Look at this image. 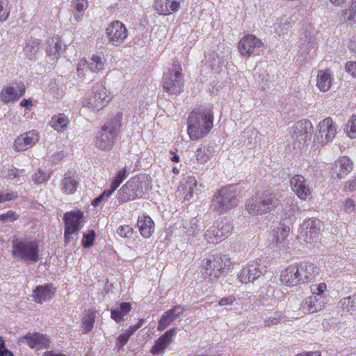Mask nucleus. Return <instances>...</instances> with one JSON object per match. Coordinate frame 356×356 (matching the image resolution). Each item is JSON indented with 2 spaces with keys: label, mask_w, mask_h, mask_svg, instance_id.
Returning a JSON list of instances; mask_svg holds the SVG:
<instances>
[{
  "label": "nucleus",
  "mask_w": 356,
  "mask_h": 356,
  "mask_svg": "<svg viewBox=\"0 0 356 356\" xmlns=\"http://www.w3.org/2000/svg\"><path fill=\"white\" fill-rule=\"evenodd\" d=\"M134 232V229L128 225L120 226L117 229V233L122 237H130Z\"/></svg>",
  "instance_id": "6e6d98bb"
},
{
  "label": "nucleus",
  "mask_w": 356,
  "mask_h": 356,
  "mask_svg": "<svg viewBox=\"0 0 356 356\" xmlns=\"http://www.w3.org/2000/svg\"><path fill=\"white\" fill-rule=\"evenodd\" d=\"M332 83V78L329 70L319 71L317 77L316 86L321 91H327Z\"/></svg>",
  "instance_id": "473e14b6"
},
{
  "label": "nucleus",
  "mask_w": 356,
  "mask_h": 356,
  "mask_svg": "<svg viewBox=\"0 0 356 356\" xmlns=\"http://www.w3.org/2000/svg\"><path fill=\"white\" fill-rule=\"evenodd\" d=\"M0 356H15L10 350L5 348L4 340L2 337H0Z\"/></svg>",
  "instance_id": "0e129e2a"
},
{
  "label": "nucleus",
  "mask_w": 356,
  "mask_h": 356,
  "mask_svg": "<svg viewBox=\"0 0 356 356\" xmlns=\"http://www.w3.org/2000/svg\"><path fill=\"white\" fill-rule=\"evenodd\" d=\"M326 289L325 283H321L318 285H313L311 287V290L312 291V295H320L323 296V292Z\"/></svg>",
  "instance_id": "052dcab7"
},
{
  "label": "nucleus",
  "mask_w": 356,
  "mask_h": 356,
  "mask_svg": "<svg viewBox=\"0 0 356 356\" xmlns=\"http://www.w3.org/2000/svg\"><path fill=\"white\" fill-rule=\"evenodd\" d=\"M12 255L17 260L27 263H37L39 261V246L35 241L13 240Z\"/></svg>",
  "instance_id": "423d86ee"
},
{
  "label": "nucleus",
  "mask_w": 356,
  "mask_h": 356,
  "mask_svg": "<svg viewBox=\"0 0 356 356\" xmlns=\"http://www.w3.org/2000/svg\"><path fill=\"white\" fill-rule=\"evenodd\" d=\"M147 184L139 177L129 179L118 192V200L120 204L140 197L144 193V187Z\"/></svg>",
  "instance_id": "6e6552de"
},
{
  "label": "nucleus",
  "mask_w": 356,
  "mask_h": 356,
  "mask_svg": "<svg viewBox=\"0 0 356 356\" xmlns=\"http://www.w3.org/2000/svg\"><path fill=\"white\" fill-rule=\"evenodd\" d=\"M343 209L346 213H352L356 211V205L352 199H347L343 204Z\"/></svg>",
  "instance_id": "13d9d810"
},
{
  "label": "nucleus",
  "mask_w": 356,
  "mask_h": 356,
  "mask_svg": "<svg viewBox=\"0 0 356 356\" xmlns=\"http://www.w3.org/2000/svg\"><path fill=\"white\" fill-rule=\"evenodd\" d=\"M10 12L8 0H0V22L6 20L10 15Z\"/></svg>",
  "instance_id": "8fccbe9b"
},
{
  "label": "nucleus",
  "mask_w": 356,
  "mask_h": 356,
  "mask_svg": "<svg viewBox=\"0 0 356 356\" xmlns=\"http://www.w3.org/2000/svg\"><path fill=\"white\" fill-rule=\"evenodd\" d=\"M184 310L185 308L179 305L164 312L159 321L157 330L161 332L164 330L171 323L179 318L183 314Z\"/></svg>",
  "instance_id": "412c9836"
},
{
  "label": "nucleus",
  "mask_w": 356,
  "mask_h": 356,
  "mask_svg": "<svg viewBox=\"0 0 356 356\" xmlns=\"http://www.w3.org/2000/svg\"><path fill=\"white\" fill-rule=\"evenodd\" d=\"M55 294V289L50 284L38 286L33 291V300L39 304H42L51 300Z\"/></svg>",
  "instance_id": "393cba45"
},
{
  "label": "nucleus",
  "mask_w": 356,
  "mask_h": 356,
  "mask_svg": "<svg viewBox=\"0 0 356 356\" xmlns=\"http://www.w3.org/2000/svg\"><path fill=\"white\" fill-rule=\"evenodd\" d=\"M24 172V170H19L15 168H13L11 169H9L8 171V174L6 175V177L8 179L13 180L15 178L19 177V173H22Z\"/></svg>",
  "instance_id": "680f3d73"
},
{
  "label": "nucleus",
  "mask_w": 356,
  "mask_h": 356,
  "mask_svg": "<svg viewBox=\"0 0 356 356\" xmlns=\"http://www.w3.org/2000/svg\"><path fill=\"white\" fill-rule=\"evenodd\" d=\"M95 317V314L92 311H89L88 314L84 316L82 327L86 332H88L92 330Z\"/></svg>",
  "instance_id": "49530a36"
},
{
  "label": "nucleus",
  "mask_w": 356,
  "mask_h": 356,
  "mask_svg": "<svg viewBox=\"0 0 356 356\" xmlns=\"http://www.w3.org/2000/svg\"><path fill=\"white\" fill-rule=\"evenodd\" d=\"M318 274V268L312 263L304 262L287 267L282 272L281 282L289 286L311 282Z\"/></svg>",
  "instance_id": "f03ea898"
},
{
  "label": "nucleus",
  "mask_w": 356,
  "mask_h": 356,
  "mask_svg": "<svg viewBox=\"0 0 356 356\" xmlns=\"http://www.w3.org/2000/svg\"><path fill=\"white\" fill-rule=\"evenodd\" d=\"M290 228L286 225H282L276 232L275 241L278 244H282L289 236Z\"/></svg>",
  "instance_id": "09e8293b"
},
{
  "label": "nucleus",
  "mask_w": 356,
  "mask_h": 356,
  "mask_svg": "<svg viewBox=\"0 0 356 356\" xmlns=\"http://www.w3.org/2000/svg\"><path fill=\"white\" fill-rule=\"evenodd\" d=\"M88 66L93 72H98L104 69L105 62L98 55H92L88 63Z\"/></svg>",
  "instance_id": "ea45409f"
},
{
  "label": "nucleus",
  "mask_w": 356,
  "mask_h": 356,
  "mask_svg": "<svg viewBox=\"0 0 356 356\" xmlns=\"http://www.w3.org/2000/svg\"><path fill=\"white\" fill-rule=\"evenodd\" d=\"M87 0H72L71 2L72 12L76 21L79 22L83 17V13L88 8Z\"/></svg>",
  "instance_id": "72a5a7b5"
},
{
  "label": "nucleus",
  "mask_w": 356,
  "mask_h": 356,
  "mask_svg": "<svg viewBox=\"0 0 356 356\" xmlns=\"http://www.w3.org/2000/svg\"><path fill=\"white\" fill-rule=\"evenodd\" d=\"M213 146L200 147L196 151V159L200 163H204L213 156Z\"/></svg>",
  "instance_id": "e433bc0d"
},
{
  "label": "nucleus",
  "mask_w": 356,
  "mask_h": 356,
  "mask_svg": "<svg viewBox=\"0 0 356 356\" xmlns=\"http://www.w3.org/2000/svg\"><path fill=\"white\" fill-rule=\"evenodd\" d=\"M40 42L39 40L30 38L27 40L26 45L24 47V53L27 58L30 60L34 59L35 56L40 49Z\"/></svg>",
  "instance_id": "c9c22d12"
},
{
  "label": "nucleus",
  "mask_w": 356,
  "mask_h": 356,
  "mask_svg": "<svg viewBox=\"0 0 356 356\" xmlns=\"http://www.w3.org/2000/svg\"><path fill=\"white\" fill-rule=\"evenodd\" d=\"M204 236L209 243L217 244L222 241L214 225L205 232Z\"/></svg>",
  "instance_id": "c03bdc74"
},
{
  "label": "nucleus",
  "mask_w": 356,
  "mask_h": 356,
  "mask_svg": "<svg viewBox=\"0 0 356 356\" xmlns=\"http://www.w3.org/2000/svg\"><path fill=\"white\" fill-rule=\"evenodd\" d=\"M353 167V161L348 156L340 158L336 165V168L338 169L337 172V178L342 179L345 175L351 172Z\"/></svg>",
  "instance_id": "2f4dec72"
},
{
  "label": "nucleus",
  "mask_w": 356,
  "mask_h": 356,
  "mask_svg": "<svg viewBox=\"0 0 356 356\" xmlns=\"http://www.w3.org/2000/svg\"><path fill=\"white\" fill-rule=\"evenodd\" d=\"M83 219V213L80 210L66 212L63 216L65 229L79 232L82 227L81 221Z\"/></svg>",
  "instance_id": "b1692460"
},
{
  "label": "nucleus",
  "mask_w": 356,
  "mask_h": 356,
  "mask_svg": "<svg viewBox=\"0 0 356 356\" xmlns=\"http://www.w3.org/2000/svg\"><path fill=\"white\" fill-rule=\"evenodd\" d=\"M62 191L65 194L74 193L79 186L77 176L72 172H67L65 174L64 178L62 180Z\"/></svg>",
  "instance_id": "bb28decb"
},
{
  "label": "nucleus",
  "mask_w": 356,
  "mask_h": 356,
  "mask_svg": "<svg viewBox=\"0 0 356 356\" xmlns=\"http://www.w3.org/2000/svg\"><path fill=\"white\" fill-rule=\"evenodd\" d=\"M95 238V232L94 230H90L88 233L84 234L82 245L84 248H90L93 245V242Z\"/></svg>",
  "instance_id": "603ef678"
},
{
  "label": "nucleus",
  "mask_w": 356,
  "mask_h": 356,
  "mask_svg": "<svg viewBox=\"0 0 356 356\" xmlns=\"http://www.w3.org/2000/svg\"><path fill=\"white\" fill-rule=\"evenodd\" d=\"M229 54L230 51L229 49H227L222 53H218L213 51L209 55L207 63L209 64L210 67L213 70H215L216 72H218L224 65L225 62L228 58Z\"/></svg>",
  "instance_id": "a878e982"
},
{
  "label": "nucleus",
  "mask_w": 356,
  "mask_h": 356,
  "mask_svg": "<svg viewBox=\"0 0 356 356\" xmlns=\"http://www.w3.org/2000/svg\"><path fill=\"white\" fill-rule=\"evenodd\" d=\"M127 172H128V171L126 168H122L121 170H120L118 172L115 179L112 181V184H113L114 188H118L120 185V184L123 181V180L127 177Z\"/></svg>",
  "instance_id": "5fc2aeb1"
},
{
  "label": "nucleus",
  "mask_w": 356,
  "mask_h": 356,
  "mask_svg": "<svg viewBox=\"0 0 356 356\" xmlns=\"http://www.w3.org/2000/svg\"><path fill=\"white\" fill-rule=\"evenodd\" d=\"M68 122L69 120L67 116L63 113H60L51 118L50 124L55 130L60 131L67 127Z\"/></svg>",
  "instance_id": "4c0bfd02"
},
{
  "label": "nucleus",
  "mask_w": 356,
  "mask_h": 356,
  "mask_svg": "<svg viewBox=\"0 0 356 356\" xmlns=\"http://www.w3.org/2000/svg\"><path fill=\"white\" fill-rule=\"evenodd\" d=\"M293 24L294 21H292L291 18H282L280 19V23L277 24L276 31L280 35H284L289 31Z\"/></svg>",
  "instance_id": "a18cd8bd"
},
{
  "label": "nucleus",
  "mask_w": 356,
  "mask_h": 356,
  "mask_svg": "<svg viewBox=\"0 0 356 356\" xmlns=\"http://www.w3.org/2000/svg\"><path fill=\"white\" fill-rule=\"evenodd\" d=\"M176 333L177 332L175 327L167 330L157 340L155 341L154 345L151 348V353L152 355L163 354L164 350L172 342V339L175 336Z\"/></svg>",
  "instance_id": "5701e85b"
},
{
  "label": "nucleus",
  "mask_w": 356,
  "mask_h": 356,
  "mask_svg": "<svg viewBox=\"0 0 356 356\" xmlns=\"http://www.w3.org/2000/svg\"><path fill=\"white\" fill-rule=\"evenodd\" d=\"M181 66L179 63H175L172 68L164 73L163 77V88L169 95H177L183 91L184 83L182 81Z\"/></svg>",
  "instance_id": "0eeeda50"
},
{
  "label": "nucleus",
  "mask_w": 356,
  "mask_h": 356,
  "mask_svg": "<svg viewBox=\"0 0 356 356\" xmlns=\"http://www.w3.org/2000/svg\"><path fill=\"white\" fill-rule=\"evenodd\" d=\"M263 46V42L256 36L248 34L243 36L239 41L238 49L243 56L250 57L258 55L259 49Z\"/></svg>",
  "instance_id": "4468645a"
},
{
  "label": "nucleus",
  "mask_w": 356,
  "mask_h": 356,
  "mask_svg": "<svg viewBox=\"0 0 356 356\" xmlns=\"http://www.w3.org/2000/svg\"><path fill=\"white\" fill-rule=\"evenodd\" d=\"M305 182V177L300 175H295L290 179L292 191L302 200H305L311 195L310 188Z\"/></svg>",
  "instance_id": "aec40b11"
},
{
  "label": "nucleus",
  "mask_w": 356,
  "mask_h": 356,
  "mask_svg": "<svg viewBox=\"0 0 356 356\" xmlns=\"http://www.w3.org/2000/svg\"><path fill=\"white\" fill-rule=\"evenodd\" d=\"M131 310V305L129 302H123L111 309V317L115 322L120 323L124 321V317Z\"/></svg>",
  "instance_id": "7c9ffc66"
},
{
  "label": "nucleus",
  "mask_w": 356,
  "mask_h": 356,
  "mask_svg": "<svg viewBox=\"0 0 356 356\" xmlns=\"http://www.w3.org/2000/svg\"><path fill=\"white\" fill-rule=\"evenodd\" d=\"M337 132L335 124L331 118H327L318 124V131L315 134L314 140L323 145L332 140Z\"/></svg>",
  "instance_id": "2eb2a0df"
},
{
  "label": "nucleus",
  "mask_w": 356,
  "mask_h": 356,
  "mask_svg": "<svg viewBox=\"0 0 356 356\" xmlns=\"http://www.w3.org/2000/svg\"><path fill=\"white\" fill-rule=\"evenodd\" d=\"M196 184L197 181L194 177L190 176L186 178L185 184H183V186L185 187L186 189H188L186 197L188 195L191 196L193 191L196 186Z\"/></svg>",
  "instance_id": "3c124183"
},
{
  "label": "nucleus",
  "mask_w": 356,
  "mask_h": 356,
  "mask_svg": "<svg viewBox=\"0 0 356 356\" xmlns=\"http://www.w3.org/2000/svg\"><path fill=\"white\" fill-rule=\"evenodd\" d=\"M264 268L260 263L251 262L241 269L238 277L242 283L252 282L264 275V272L266 271Z\"/></svg>",
  "instance_id": "dca6fc26"
},
{
  "label": "nucleus",
  "mask_w": 356,
  "mask_h": 356,
  "mask_svg": "<svg viewBox=\"0 0 356 356\" xmlns=\"http://www.w3.org/2000/svg\"><path fill=\"white\" fill-rule=\"evenodd\" d=\"M213 115L210 106L194 109L188 118V134L191 140L205 136L212 129Z\"/></svg>",
  "instance_id": "f257e3e1"
},
{
  "label": "nucleus",
  "mask_w": 356,
  "mask_h": 356,
  "mask_svg": "<svg viewBox=\"0 0 356 356\" xmlns=\"http://www.w3.org/2000/svg\"><path fill=\"white\" fill-rule=\"evenodd\" d=\"M320 232L319 221L313 219L305 220L300 227V235L309 243L316 238Z\"/></svg>",
  "instance_id": "4be33fe9"
},
{
  "label": "nucleus",
  "mask_w": 356,
  "mask_h": 356,
  "mask_svg": "<svg viewBox=\"0 0 356 356\" xmlns=\"http://www.w3.org/2000/svg\"><path fill=\"white\" fill-rule=\"evenodd\" d=\"M343 17L346 22H354L356 18V0H352L349 8L343 11Z\"/></svg>",
  "instance_id": "de8ad7c7"
},
{
  "label": "nucleus",
  "mask_w": 356,
  "mask_h": 356,
  "mask_svg": "<svg viewBox=\"0 0 356 356\" xmlns=\"http://www.w3.org/2000/svg\"><path fill=\"white\" fill-rule=\"evenodd\" d=\"M280 204L277 193L263 192L247 200L245 208L252 216L263 215L277 208Z\"/></svg>",
  "instance_id": "7ed1b4c3"
},
{
  "label": "nucleus",
  "mask_w": 356,
  "mask_h": 356,
  "mask_svg": "<svg viewBox=\"0 0 356 356\" xmlns=\"http://www.w3.org/2000/svg\"><path fill=\"white\" fill-rule=\"evenodd\" d=\"M17 216H18L15 213V212L13 211H8L6 213L0 215V220L3 222H12L15 220Z\"/></svg>",
  "instance_id": "bf43d9fd"
},
{
  "label": "nucleus",
  "mask_w": 356,
  "mask_h": 356,
  "mask_svg": "<svg viewBox=\"0 0 356 356\" xmlns=\"http://www.w3.org/2000/svg\"><path fill=\"white\" fill-rule=\"evenodd\" d=\"M138 226L140 234L145 238L149 237L154 229V221L149 216L146 215L138 217Z\"/></svg>",
  "instance_id": "c756f323"
},
{
  "label": "nucleus",
  "mask_w": 356,
  "mask_h": 356,
  "mask_svg": "<svg viewBox=\"0 0 356 356\" xmlns=\"http://www.w3.org/2000/svg\"><path fill=\"white\" fill-rule=\"evenodd\" d=\"M324 306L325 298L323 296L312 295L301 302L300 309L303 314H312L321 311Z\"/></svg>",
  "instance_id": "6ab92c4d"
},
{
  "label": "nucleus",
  "mask_w": 356,
  "mask_h": 356,
  "mask_svg": "<svg viewBox=\"0 0 356 356\" xmlns=\"http://www.w3.org/2000/svg\"><path fill=\"white\" fill-rule=\"evenodd\" d=\"M106 35L110 44L118 47L127 38L128 31L123 23L115 20L108 25Z\"/></svg>",
  "instance_id": "f8f14e48"
},
{
  "label": "nucleus",
  "mask_w": 356,
  "mask_h": 356,
  "mask_svg": "<svg viewBox=\"0 0 356 356\" xmlns=\"http://www.w3.org/2000/svg\"><path fill=\"white\" fill-rule=\"evenodd\" d=\"M213 225L222 241L228 237L232 233V225L226 219L217 220Z\"/></svg>",
  "instance_id": "f704fd0d"
},
{
  "label": "nucleus",
  "mask_w": 356,
  "mask_h": 356,
  "mask_svg": "<svg viewBox=\"0 0 356 356\" xmlns=\"http://www.w3.org/2000/svg\"><path fill=\"white\" fill-rule=\"evenodd\" d=\"M285 317L282 311L276 310L272 316L266 318L264 321V325L266 327H270L273 325H278L281 321Z\"/></svg>",
  "instance_id": "37998d69"
},
{
  "label": "nucleus",
  "mask_w": 356,
  "mask_h": 356,
  "mask_svg": "<svg viewBox=\"0 0 356 356\" xmlns=\"http://www.w3.org/2000/svg\"><path fill=\"white\" fill-rule=\"evenodd\" d=\"M318 31L312 24H307L303 29L299 41L300 53L301 55L313 53L317 48L316 35Z\"/></svg>",
  "instance_id": "9b49d317"
},
{
  "label": "nucleus",
  "mask_w": 356,
  "mask_h": 356,
  "mask_svg": "<svg viewBox=\"0 0 356 356\" xmlns=\"http://www.w3.org/2000/svg\"><path fill=\"white\" fill-rule=\"evenodd\" d=\"M110 101V97L106 93L105 87L96 83L92 87V93L84 100V105L92 111H99Z\"/></svg>",
  "instance_id": "9d476101"
},
{
  "label": "nucleus",
  "mask_w": 356,
  "mask_h": 356,
  "mask_svg": "<svg viewBox=\"0 0 356 356\" xmlns=\"http://www.w3.org/2000/svg\"><path fill=\"white\" fill-rule=\"evenodd\" d=\"M238 203V193L233 185L222 188L212 198L211 209L222 214L236 207Z\"/></svg>",
  "instance_id": "39448f33"
},
{
  "label": "nucleus",
  "mask_w": 356,
  "mask_h": 356,
  "mask_svg": "<svg viewBox=\"0 0 356 356\" xmlns=\"http://www.w3.org/2000/svg\"><path fill=\"white\" fill-rule=\"evenodd\" d=\"M62 42L58 38L49 40V44L47 48V53L49 56H57L62 52Z\"/></svg>",
  "instance_id": "58836bf2"
},
{
  "label": "nucleus",
  "mask_w": 356,
  "mask_h": 356,
  "mask_svg": "<svg viewBox=\"0 0 356 356\" xmlns=\"http://www.w3.org/2000/svg\"><path fill=\"white\" fill-rule=\"evenodd\" d=\"M0 97L1 101L4 103H8L19 99L17 92L14 87H7L3 89L0 94Z\"/></svg>",
  "instance_id": "79ce46f5"
},
{
  "label": "nucleus",
  "mask_w": 356,
  "mask_h": 356,
  "mask_svg": "<svg viewBox=\"0 0 356 356\" xmlns=\"http://www.w3.org/2000/svg\"><path fill=\"white\" fill-rule=\"evenodd\" d=\"M356 190V177L346 183L344 187V191L347 192H352Z\"/></svg>",
  "instance_id": "774afa93"
},
{
  "label": "nucleus",
  "mask_w": 356,
  "mask_h": 356,
  "mask_svg": "<svg viewBox=\"0 0 356 356\" xmlns=\"http://www.w3.org/2000/svg\"><path fill=\"white\" fill-rule=\"evenodd\" d=\"M313 129L312 122L307 120H302L295 124L293 127L292 138L296 143V147L300 148L307 140H310Z\"/></svg>",
  "instance_id": "ddd939ff"
},
{
  "label": "nucleus",
  "mask_w": 356,
  "mask_h": 356,
  "mask_svg": "<svg viewBox=\"0 0 356 356\" xmlns=\"http://www.w3.org/2000/svg\"><path fill=\"white\" fill-rule=\"evenodd\" d=\"M122 114L118 113L102 127L96 140V145L98 148L102 150L112 149L122 125Z\"/></svg>",
  "instance_id": "20e7f679"
},
{
  "label": "nucleus",
  "mask_w": 356,
  "mask_h": 356,
  "mask_svg": "<svg viewBox=\"0 0 356 356\" xmlns=\"http://www.w3.org/2000/svg\"><path fill=\"white\" fill-rule=\"evenodd\" d=\"M346 71L356 77V61H348L345 66Z\"/></svg>",
  "instance_id": "e2e57ef3"
},
{
  "label": "nucleus",
  "mask_w": 356,
  "mask_h": 356,
  "mask_svg": "<svg viewBox=\"0 0 356 356\" xmlns=\"http://www.w3.org/2000/svg\"><path fill=\"white\" fill-rule=\"evenodd\" d=\"M347 131L350 138H356V115H353L351 120L348 121Z\"/></svg>",
  "instance_id": "4d7b16f0"
},
{
  "label": "nucleus",
  "mask_w": 356,
  "mask_h": 356,
  "mask_svg": "<svg viewBox=\"0 0 356 356\" xmlns=\"http://www.w3.org/2000/svg\"><path fill=\"white\" fill-rule=\"evenodd\" d=\"M49 179V175L47 173L38 170L32 175V181L35 184H41L47 181Z\"/></svg>",
  "instance_id": "864d4df0"
},
{
  "label": "nucleus",
  "mask_w": 356,
  "mask_h": 356,
  "mask_svg": "<svg viewBox=\"0 0 356 356\" xmlns=\"http://www.w3.org/2000/svg\"><path fill=\"white\" fill-rule=\"evenodd\" d=\"M17 195L14 193H0V203H3L7 201L15 200Z\"/></svg>",
  "instance_id": "338daca9"
},
{
  "label": "nucleus",
  "mask_w": 356,
  "mask_h": 356,
  "mask_svg": "<svg viewBox=\"0 0 356 356\" xmlns=\"http://www.w3.org/2000/svg\"><path fill=\"white\" fill-rule=\"evenodd\" d=\"M129 338L130 334H127L126 332L120 334L117 339L118 347L124 346L127 343Z\"/></svg>",
  "instance_id": "69168bd1"
},
{
  "label": "nucleus",
  "mask_w": 356,
  "mask_h": 356,
  "mask_svg": "<svg viewBox=\"0 0 356 356\" xmlns=\"http://www.w3.org/2000/svg\"><path fill=\"white\" fill-rule=\"evenodd\" d=\"M179 4V0H156L155 8L160 14L167 15L176 11Z\"/></svg>",
  "instance_id": "cd10ccee"
},
{
  "label": "nucleus",
  "mask_w": 356,
  "mask_h": 356,
  "mask_svg": "<svg viewBox=\"0 0 356 356\" xmlns=\"http://www.w3.org/2000/svg\"><path fill=\"white\" fill-rule=\"evenodd\" d=\"M39 138V134L36 130L27 131L15 139L13 148L17 152L24 151L38 142Z\"/></svg>",
  "instance_id": "a211bd4d"
},
{
  "label": "nucleus",
  "mask_w": 356,
  "mask_h": 356,
  "mask_svg": "<svg viewBox=\"0 0 356 356\" xmlns=\"http://www.w3.org/2000/svg\"><path fill=\"white\" fill-rule=\"evenodd\" d=\"M300 213V208L297 201L292 197L288 198L286 204L283 209V218L291 222L296 218V215Z\"/></svg>",
  "instance_id": "c85d7f7f"
},
{
  "label": "nucleus",
  "mask_w": 356,
  "mask_h": 356,
  "mask_svg": "<svg viewBox=\"0 0 356 356\" xmlns=\"http://www.w3.org/2000/svg\"><path fill=\"white\" fill-rule=\"evenodd\" d=\"M19 340L22 343H25L31 348L39 350L50 348L51 341L49 339L38 332H27L26 334L19 337Z\"/></svg>",
  "instance_id": "f3484780"
},
{
  "label": "nucleus",
  "mask_w": 356,
  "mask_h": 356,
  "mask_svg": "<svg viewBox=\"0 0 356 356\" xmlns=\"http://www.w3.org/2000/svg\"><path fill=\"white\" fill-rule=\"evenodd\" d=\"M227 259L218 254L208 256L202 265V273L206 278L210 280H216L222 275L227 266Z\"/></svg>",
  "instance_id": "1a4fd4ad"
},
{
  "label": "nucleus",
  "mask_w": 356,
  "mask_h": 356,
  "mask_svg": "<svg viewBox=\"0 0 356 356\" xmlns=\"http://www.w3.org/2000/svg\"><path fill=\"white\" fill-rule=\"evenodd\" d=\"M341 307L348 312L356 311V295L353 294L348 297L342 298L340 302Z\"/></svg>",
  "instance_id": "a19ab883"
}]
</instances>
